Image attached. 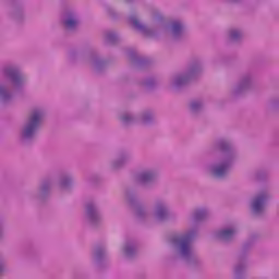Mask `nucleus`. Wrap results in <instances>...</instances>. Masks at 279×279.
<instances>
[{
    "instance_id": "1",
    "label": "nucleus",
    "mask_w": 279,
    "mask_h": 279,
    "mask_svg": "<svg viewBox=\"0 0 279 279\" xmlns=\"http://www.w3.org/2000/svg\"><path fill=\"white\" fill-rule=\"evenodd\" d=\"M40 121H43V112L38 110L33 111L29 122L24 130L25 138H29L36 132V129L40 125Z\"/></svg>"
},
{
    "instance_id": "2",
    "label": "nucleus",
    "mask_w": 279,
    "mask_h": 279,
    "mask_svg": "<svg viewBox=\"0 0 279 279\" xmlns=\"http://www.w3.org/2000/svg\"><path fill=\"white\" fill-rule=\"evenodd\" d=\"M193 239V233H187L185 235L174 238V243L181 245L182 256H189L191 254V240Z\"/></svg>"
},
{
    "instance_id": "3",
    "label": "nucleus",
    "mask_w": 279,
    "mask_h": 279,
    "mask_svg": "<svg viewBox=\"0 0 279 279\" xmlns=\"http://www.w3.org/2000/svg\"><path fill=\"white\" fill-rule=\"evenodd\" d=\"M265 199H267V196L265 194H262L254 199L253 213H260L263 208H265Z\"/></svg>"
},
{
    "instance_id": "4",
    "label": "nucleus",
    "mask_w": 279,
    "mask_h": 279,
    "mask_svg": "<svg viewBox=\"0 0 279 279\" xmlns=\"http://www.w3.org/2000/svg\"><path fill=\"white\" fill-rule=\"evenodd\" d=\"M218 236L221 239V241H229V239H232V236H234V230H222L218 233Z\"/></svg>"
},
{
    "instance_id": "5",
    "label": "nucleus",
    "mask_w": 279,
    "mask_h": 279,
    "mask_svg": "<svg viewBox=\"0 0 279 279\" xmlns=\"http://www.w3.org/2000/svg\"><path fill=\"white\" fill-rule=\"evenodd\" d=\"M228 171V166H219L215 169L214 173L216 178H222V175H226Z\"/></svg>"
},
{
    "instance_id": "6",
    "label": "nucleus",
    "mask_w": 279,
    "mask_h": 279,
    "mask_svg": "<svg viewBox=\"0 0 279 279\" xmlns=\"http://www.w3.org/2000/svg\"><path fill=\"white\" fill-rule=\"evenodd\" d=\"M66 29H73L77 25V20L70 17L64 22Z\"/></svg>"
},
{
    "instance_id": "7",
    "label": "nucleus",
    "mask_w": 279,
    "mask_h": 279,
    "mask_svg": "<svg viewBox=\"0 0 279 279\" xmlns=\"http://www.w3.org/2000/svg\"><path fill=\"white\" fill-rule=\"evenodd\" d=\"M172 32L173 34H180V32H182V24H180V22H173Z\"/></svg>"
},
{
    "instance_id": "8",
    "label": "nucleus",
    "mask_w": 279,
    "mask_h": 279,
    "mask_svg": "<svg viewBox=\"0 0 279 279\" xmlns=\"http://www.w3.org/2000/svg\"><path fill=\"white\" fill-rule=\"evenodd\" d=\"M151 178H154V174H151L150 172H145L140 177V180L141 182H149Z\"/></svg>"
},
{
    "instance_id": "9",
    "label": "nucleus",
    "mask_w": 279,
    "mask_h": 279,
    "mask_svg": "<svg viewBox=\"0 0 279 279\" xmlns=\"http://www.w3.org/2000/svg\"><path fill=\"white\" fill-rule=\"evenodd\" d=\"M8 75L13 80V82H16V80L20 77V74L16 70H9Z\"/></svg>"
},
{
    "instance_id": "10",
    "label": "nucleus",
    "mask_w": 279,
    "mask_h": 279,
    "mask_svg": "<svg viewBox=\"0 0 279 279\" xmlns=\"http://www.w3.org/2000/svg\"><path fill=\"white\" fill-rule=\"evenodd\" d=\"M204 215H206V211L198 210L195 214V218L196 219H202V217H204Z\"/></svg>"
},
{
    "instance_id": "11",
    "label": "nucleus",
    "mask_w": 279,
    "mask_h": 279,
    "mask_svg": "<svg viewBox=\"0 0 279 279\" xmlns=\"http://www.w3.org/2000/svg\"><path fill=\"white\" fill-rule=\"evenodd\" d=\"M239 36H240L239 31H233V32L231 33V38H232L233 40L236 39V38H239Z\"/></svg>"
},
{
    "instance_id": "12",
    "label": "nucleus",
    "mask_w": 279,
    "mask_h": 279,
    "mask_svg": "<svg viewBox=\"0 0 279 279\" xmlns=\"http://www.w3.org/2000/svg\"><path fill=\"white\" fill-rule=\"evenodd\" d=\"M165 213H166L165 208H159L157 211V215L159 218H162V215H165Z\"/></svg>"
},
{
    "instance_id": "13",
    "label": "nucleus",
    "mask_w": 279,
    "mask_h": 279,
    "mask_svg": "<svg viewBox=\"0 0 279 279\" xmlns=\"http://www.w3.org/2000/svg\"><path fill=\"white\" fill-rule=\"evenodd\" d=\"M201 106L199 102H192L191 108L192 110H197V108Z\"/></svg>"
},
{
    "instance_id": "14",
    "label": "nucleus",
    "mask_w": 279,
    "mask_h": 279,
    "mask_svg": "<svg viewBox=\"0 0 279 279\" xmlns=\"http://www.w3.org/2000/svg\"><path fill=\"white\" fill-rule=\"evenodd\" d=\"M132 23L134 27H141V24L138 23V20L132 19Z\"/></svg>"
},
{
    "instance_id": "15",
    "label": "nucleus",
    "mask_w": 279,
    "mask_h": 279,
    "mask_svg": "<svg viewBox=\"0 0 279 279\" xmlns=\"http://www.w3.org/2000/svg\"><path fill=\"white\" fill-rule=\"evenodd\" d=\"M87 213H93V207L88 206L87 207Z\"/></svg>"
}]
</instances>
